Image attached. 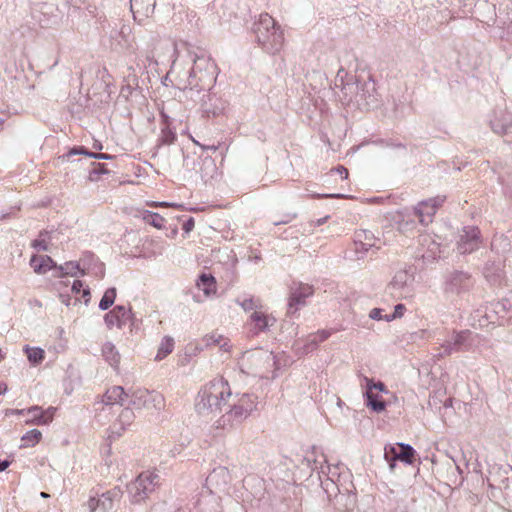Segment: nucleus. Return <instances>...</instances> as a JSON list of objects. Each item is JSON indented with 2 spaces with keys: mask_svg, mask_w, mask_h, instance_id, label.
Here are the masks:
<instances>
[{
  "mask_svg": "<svg viewBox=\"0 0 512 512\" xmlns=\"http://www.w3.org/2000/svg\"><path fill=\"white\" fill-rule=\"evenodd\" d=\"M231 396L228 382L223 379H214L204 385L198 392L195 409L203 416L216 415L222 412Z\"/></svg>",
  "mask_w": 512,
  "mask_h": 512,
  "instance_id": "f257e3e1",
  "label": "nucleus"
},
{
  "mask_svg": "<svg viewBox=\"0 0 512 512\" xmlns=\"http://www.w3.org/2000/svg\"><path fill=\"white\" fill-rule=\"evenodd\" d=\"M258 44L268 53L279 52L284 45V33L280 25L268 13H262L253 24Z\"/></svg>",
  "mask_w": 512,
  "mask_h": 512,
  "instance_id": "f03ea898",
  "label": "nucleus"
},
{
  "mask_svg": "<svg viewBox=\"0 0 512 512\" xmlns=\"http://www.w3.org/2000/svg\"><path fill=\"white\" fill-rule=\"evenodd\" d=\"M160 485V476L152 471H144L127 488L132 503H141L155 492Z\"/></svg>",
  "mask_w": 512,
  "mask_h": 512,
  "instance_id": "7ed1b4c3",
  "label": "nucleus"
},
{
  "mask_svg": "<svg viewBox=\"0 0 512 512\" xmlns=\"http://www.w3.org/2000/svg\"><path fill=\"white\" fill-rule=\"evenodd\" d=\"M359 77L340 69L334 81V93L342 104L357 102Z\"/></svg>",
  "mask_w": 512,
  "mask_h": 512,
  "instance_id": "20e7f679",
  "label": "nucleus"
},
{
  "mask_svg": "<svg viewBox=\"0 0 512 512\" xmlns=\"http://www.w3.org/2000/svg\"><path fill=\"white\" fill-rule=\"evenodd\" d=\"M358 96L356 105L363 110L376 108L380 102V95L375 81L369 76L367 79H359Z\"/></svg>",
  "mask_w": 512,
  "mask_h": 512,
  "instance_id": "39448f33",
  "label": "nucleus"
},
{
  "mask_svg": "<svg viewBox=\"0 0 512 512\" xmlns=\"http://www.w3.org/2000/svg\"><path fill=\"white\" fill-rule=\"evenodd\" d=\"M474 283L468 272L454 270L445 276L444 291L448 294L462 295L469 292Z\"/></svg>",
  "mask_w": 512,
  "mask_h": 512,
  "instance_id": "423d86ee",
  "label": "nucleus"
},
{
  "mask_svg": "<svg viewBox=\"0 0 512 512\" xmlns=\"http://www.w3.org/2000/svg\"><path fill=\"white\" fill-rule=\"evenodd\" d=\"M445 200L446 196L437 195L419 202L414 208V214L418 217L419 222L424 226L432 223L437 210L443 205Z\"/></svg>",
  "mask_w": 512,
  "mask_h": 512,
  "instance_id": "0eeeda50",
  "label": "nucleus"
},
{
  "mask_svg": "<svg viewBox=\"0 0 512 512\" xmlns=\"http://www.w3.org/2000/svg\"><path fill=\"white\" fill-rule=\"evenodd\" d=\"M489 122L495 134L502 136L506 142H512V113L510 111L495 110Z\"/></svg>",
  "mask_w": 512,
  "mask_h": 512,
  "instance_id": "6e6552de",
  "label": "nucleus"
},
{
  "mask_svg": "<svg viewBox=\"0 0 512 512\" xmlns=\"http://www.w3.org/2000/svg\"><path fill=\"white\" fill-rule=\"evenodd\" d=\"M314 293L313 287L304 283H293L290 287L287 314H295L300 307L306 305V299Z\"/></svg>",
  "mask_w": 512,
  "mask_h": 512,
  "instance_id": "1a4fd4ad",
  "label": "nucleus"
},
{
  "mask_svg": "<svg viewBox=\"0 0 512 512\" xmlns=\"http://www.w3.org/2000/svg\"><path fill=\"white\" fill-rule=\"evenodd\" d=\"M217 69L202 70L196 77L188 78V87L186 89L190 93V97L194 98V93L199 94L202 91L211 90L216 82Z\"/></svg>",
  "mask_w": 512,
  "mask_h": 512,
  "instance_id": "9d476101",
  "label": "nucleus"
},
{
  "mask_svg": "<svg viewBox=\"0 0 512 512\" xmlns=\"http://www.w3.org/2000/svg\"><path fill=\"white\" fill-rule=\"evenodd\" d=\"M480 245V231L477 227H464L457 241V250L460 254H469L477 250Z\"/></svg>",
  "mask_w": 512,
  "mask_h": 512,
  "instance_id": "9b49d317",
  "label": "nucleus"
},
{
  "mask_svg": "<svg viewBox=\"0 0 512 512\" xmlns=\"http://www.w3.org/2000/svg\"><path fill=\"white\" fill-rule=\"evenodd\" d=\"M229 407V410L216 421L217 428L226 429L240 424L251 414L248 412L247 407L243 408V406L235 401Z\"/></svg>",
  "mask_w": 512,
  "mask_h": 512,
  "instance_id": "f8f14e48",
  "label": "nucleus"
},
{
  "mask_svg": "<svg viewBox=\"0 0 512 512\" xmlns=\"http://www.w3.org/2000/svg\"><path fill=\"white\" fill-rule=\"evenodd\" d=\"M134 314L130 307L116 305L111 311L104 315L106 326L111 329L116 326L122 329L129 321H133Z\"/></svg>",
  "mask_w": 512,
  "mask_h": 512,
  "instance_id": "ddd939ff",
  "label": "nucleus"
},
{
  "mask_svg": "<svg viewBox=\"0 0 512 512\" xmlns=\"http://www.w3.org/2000/svg\"><path fill=\"white\" fill-rule=\"evenodd\" d=\"M412 276L407 270L402 269L395 273L392 280L386 286V293L393 298L399 299L408 292V284L411 282Z\"/></svg>",
  "mask_w": 512,
  "mask_h": 512,
  "instance_id": "4468645a",
  "label": "nucleus"
},
{
  "mask_svg": "<svg viewBox=\"0 0 512 512\" xmlns=\"http://www.w3.org/2000/svg\"><path fill=\"white\" fill-rule=\"evenodd\" d=\"M94 255L90 252L84 254L83 258L77 261H67L62 265H57L56 273L54 274L57 278H63L65 276H84L86 274V260L93 259Z\"/></svg>",
  "mask_w": 512,
  "mask_h": 512,
  "instance_id": "2eb2a0df",
  "label": "nucleus"
},
{
  "mask_svg": "<svg viewBox=\"0 0 512 512\" xmlns=\"http://www.w3.org/2000/svg\"><path fill=\"white\" fill-rule=\"evenodd\" d=\"M200 106L207 117L218 116L225 108V104L222 99L217 97L216 94L211 93L210 90H206L205 93H203L200 98Z\"/></svg>",
  "mask_w": 512,
  "mask_h": 512,
  "instance_id": "dca6fc26",
  "label": "nucleus"
},
{
  "mask_svg": "<svg viewBox=\"0 0 512 512\" xmlns=\"http://www.w3.org/2000/svg\"><path fill=\"white\" fill-rule=\"evenodd\" d=\"M128 398H130L129 405L135 409L148 408L151 403L161 402L160 395L142 388L133 390Z\"/></svg>",
  "mask_w": 512,
  "mask_h": 512,
  "instance_id": "f3484780",
  "label": "nucleus"
},
{
  "mask_svg": "<svg viewBox=\"0 0 512 512\" xmlns=\"http://www.w3.org/2000/svg\"><path fill=\"white\" fill-rule=\"evenodd\" d=\"M351 487H353V485L350 482L348 486L345 485L341 492L335 495L330 501L337 511L346 512L354 508L356 497L352 492Z\"/></svg>",
  "mask_w": 512,
  "mask_h": 512,
  "instance_id": "a211bd4d",
  "label": "nucleus"
},
{
  "mask_svg": "<svg viewBox=\"0 0 512 512\" xmlns=\"http://www.w3.org/2000/svg\"><path fill=\"white\" fill-rule=\"evenodd\" d=\"M193 59V67L190 71L191 77H196V75L199 74L202 70H210L217 69V65L214 61L210 58L209 55L206 54L205 51L199 50V53L197 52H191Z\"/></svg>",
  "mask_w": 512,
  "mask_h": 512,
  "instance_id": "6ab92c4d",
  "label": "nucleus"
},
{
  "mask_svg": "<svg viewBox=\"0 0 512 512\" xmlns=\"http://www.w3.org/2000/svg\"><path fill=\"white\" fill-rule=\"evenodd\" d=\"M54 412L55 408L53 407H50L46 411H44L39 406H32L26 411V414L28 416L26 422L36 425L48 424L52 421Z\"/></svg>",
  "mask_w": 512,
  "mask_h": 512,
  "instance_id": "aec40b11",
  "label": "nucleus"
},
{
  "mask_svg": "<svg viewBox=\"0 0 512 512\" xmlns=\"http://www.w3.org/2000/svg\"><path fill=\"white\" fill-rule=\"evenodd\" d=\"M229 481L230 474L228 469L221 466L213 469V471L206 478V484L211 492L213 487L217 490H221L228 484Z\"/></svg>",
  "mask_w": 512,
  "mask_h": 512,
  "instance_id": "412c9836",
  "label": "nucleus"
},
{
  "mask_svg": "<svg viewBox=\"0 0 512 512\" xmlns=\"http://www.w3.org/2000/svg\"><path fill=\"white\" fill-rule=\"evenodd\" d=\"M489 487L492 490H499L502 493V497L508 506V510L512 512V478H505L498 485L496 480L490 476L487 478Z\"/></svg>",
  "mask_w": 512,
  "mask_h": 512,
  "instance_id": "4be33fe9",
  "label": "nucleus"
},
{
  "mask_svg": "<svg viewBox=\"0 0 512 512\" xmlns=\"http://www.w3.org/2000/svg\"><path fill=\"white\" fill-rule=\"evenodd\" d=\"M76 155H84L89 158L97 159V160H109L112 159L113 156L106 153H96V152H90L88 149H86L83 146H75L72 149H70L67 153L61 155L58 157V160L62 163L67 162L70 160L72 156Z\"/></svg>",
  "mask_w": 512,
  "mask_h": 512,
  "instance_id": "5701e85b",
  "label": "nucleus"
},
{
  "mask_svg": "<svg viewBox=\"0 0 512 512\" xmlns=\"http://www.w3.org/2000/svg\"><path fill=\"white\" fill-rule=\"evenodd\" d=\"M129 393L125 392L123 387L121 386H113L108 389L102 397V403L110 406L114 404H119L123 406L125 404L126 399H128Z\"/></svg>",
  "mask_w": 512,
  "mask_h": 512,
  "instance_id": "b1692460",
  "label": "nucleus"
},
{
  "mask_svg": "<svg viewBox=\"0 0 512 512\" xmlns=\"http://www.w3.org/2000/svg\"><path fill=\"white\" fill-rule=\"evenodd\" d=\"M156 6L155 0H130V9L134 19L137 15L149 17L153 14Z\"/></svg>",
  "mask_w": 512,
  "mask_h": 512,
  "instance_id": "393cba45",
  "label": "nucleus"
},
{
  "mask_svg": "<svg viewBox=\"0 0 512 512\" xmlns=\"http://www.w3.org/2000/svg\"><path fill=\"white\" fill-rule=\"evenodd\" d=\"M30 266L37 274H44L49 270H57V263L48 255L37 257L33 255L30 259Z\"/></svg>",
  "mask_w": 512,
  "mask_h": 512,
  "instance_id": "a878e982",
  "label": "nucleus"
},
{
  "mask_svg": "<svg viewBox=\"0 0 512 512\" xmlns=\"http://www.w3.org/2000/svg\"><path fill=\"white\" fill-rule=\"evenodd\" d=\"M483 274L490 283H498L503 275L502 263L500 261H488L484 266Z\"/></svg>",
  "mask_w": 512,
  "mask_h": 512,
  "instance_id": "bb28decb",
  "label": "nucleus"
},
{
  "mask_svg": "<svg viewBox=\"0 0 512 512\" xmlns=\"http://www.w3.org/2000/svg\"><path fill=\"white\" fill-rule=\"evenodd\" d=\"M131 27L127 24H122L119 30H113L110 33V38L117 41L121 49H129L132 47L130 42Z\"/></svg>",
  "mask_w": 512,
  "mask_h": 512,
  "instance_id": "cd10ccee",
  "label": "nucleus"
},
{
  "mask_svg": "<svg viewBox=\"0 0 512 512\" xmlns=\"http://www.w3.org/2000/svg\"><path fill=\"white\" fill-rule=\"evenodd\" d=\"M250 321L254 324L255 333L265 332L270 326V318L262 312L254 311L250 315ZM271 325L275 322L274 318H271Z\"/></svg>",
  "mask_w": 512,
  "mask_h": 512,
  "instance_id": "c85d7f7f",
  "label": "nucleus"
},
{
  "mask_svg": "<svg viewBox=\"0 0 512 512\" xmlns=\"http://www.w3.org/2000/svg\"><path fill=\"white\" fill-rule=\"evenodd\" d=\"M321 486L326 493L329 501L333 499L344 488L345 485L338 483L333 478L326 476L324 479L320 477Z\"/></svg>",
  "mask_w": 512,
  "mask_h": 512,
  "instance_id": "c756f323",
  "label": "nucleus"
},
{
  "mask_svg": "<svg viewBox=\"0 0 512 512\" xmlns=\"http://www.w3.org/2000/svg\"><path fill=\"white\" fill-rule=\"evenodd\" d=\"M196 285L206 296H210L216 291V281L211 274L202 273L198 277Z\"/></svg>",
  "mask_w": 512,
  "mask_h": 512,
  "instance_id": "7c9ffc66",
  "label": "nucleus"
},
{
  "mask_svg": "<svg viewBox=\"0 0 512 512\" xmlns=\"http://www.w3.org/2000/svg\"><path fill=\"white\" fill-rule=\"evenodd\" d=\"M104 359L114 368L120 363V354L112 342H105L102 346Z\"/></svg>",
  "mask_w": 512,
  "mask_h": 512,
  "instance_id": "2f4dec72",
  "label": "nucleus"
},
{
  "mask_svg": "<svg viewBox=\"0 0 512 512\" xmlns=\"http://www.w3.org/2000/svg\"><path fill=\"white\" fill-rule=\"evenodd\" d=\"M491 249L498 254L510 252L512 249L510 238L503 234L494 236L491 242Z\"/></svg>",
  "mask_w": 512,
  "mask_h": 512,
  "instance_id": "473e14b6",
  "label": "nucleus"
},
{
  "mask_svg": "<svg viewBox=\"0 0 512 512\" xmlns=\"http://www.w3.org/2000/svg\"><path fill=\"white\" fill-rule=\"evenodd\" d=\"M216 165L214 160L210 157H206L200 162V169L197 170V173L200 174L201 179L204 182H208L209 179L213 177V174L216 172Z\"/></svg>",
  "mask_w": 512,
  "mask_h": 512,
  "instance_id": "72a5a7b5",
  "label": "nucleus"
},
{
  "mask_svg": "<svg viewBox=\"0 0 512 512\" xmlns=\"http://www.w3.org/2000/svg\"><path fill=\"white\" fill-rule=\"evenodd\" d=\"M367 406L374 412L380 413L385 410L386 403L382 398L373 391L364 394Z\"/></svg>",
  "mask_w": 512,
  "mask_h": 512,
  "instance_id": "f704fd0d",
  "label": "nucleus"
},
{
  "mask_svg": "<svg viewBox=\"0 0 512 512\" xmlns=\"http://www.w3.org/2000/svg\"><path fill=\"white\" fill-rule=\"evenodd\" d=\"M398 447V460L408 465L413 464L416 450L410 444L406 443H398Z\"/></svg>",
  "mask_w": 512,
  "mask_h": 512,
  "instance_id": "c9c22d12",
  "label": "nucleus"
},
{
  "mask_svg": "<svg viewBox=\"0 0 512 512\" xmlns=\"http://www.w3.org/2000/svg\"><path fill=\"white\" fill-rule=\"evenodd\" d=\"M174 349V339L170 336H165L161 340L157 354L155 356L156 361H161L168 356Z\"/></svg>",
  "mask_w": 512,
  "mask_h": 512,
  "instance_id": "e433bc0d",
  "label": "nucleus"
},
{
  "mask_svg": "<svg viewBox=\"0 0 512 512\" xmlns=\"http://www.w3.org/2000/svg\"><path fill=\"white\" fill-rule=\"evenodd\" d=\"M376 241V236L370 230H358L355 232V245H358V242H365L364 246L366 245V247H375Z\"/></svg>",
  "mask_w": 512,
  "mask_h": 512,
  "instance_id": "4c0bfd02",
  "label": "nucleus"
},
{
  "mask_svg": "<svg viewBox=\"0 0 512 512\" xmlns=\"http://www.w3.org/2000/svg\"><path fill=\"white\" fill-rule=\"evenodd\" d=\"M176 138L177 135L174 130L168 126H163L161 128V134L158 138L157 147H160L161 145H171L175 142Z\"/></svg>",
  "mask_w": 512,
  "mask_h": 512,
  "instance_id": "58836bf2",
  "label": "nucleus"
},
{
  "mask_svg": "<svg viewBox=\"0 0 512 512\" xmlns=\"http://www.w3.org/2000/svg\"><path fill=\"white\" fill-rule=\"evenodd\" d=\"M472 336V332L470 330H462L459 332H454L452 338L456 343V346L459 347L460 350L467 349L470 345L469 340Z\"/></svg>",
  "mask_w": 512,
  "mask_h": 512,
  "instance_id": "ea45409f",
  "label": "nucleus"
},
{
  "mask_svg": "<svg viewBox=\"0 0 512 512\" xmlns=\"http://www.w3.org/2000/svg\"><path fill=\"white\" fill-rule=\"evenodd\" d=\"M24 350L27 354V358H28L29 362L32 365H38L43 361L44 356H45V352L43 349H41L39 347L30 348L29 346H25Z\"/></svg>",
  "mask_w": 512,
  "mask_h": 512,
  "instance_id": "a19ab883",
  "label": "nucleus"
},
{
  "mask_svg": "<svg viewBox=\"0 0 512 512\" xmlns=\"http://www.w3.org/2000/svg\"><path fill=\"white\" fill-rule=\"evenodd\" d=\"M119 494L118 490H111L103 493L100 498L97 499V503H101V510L106 512L112 509L113 499Z\"/></svg>",
  "mask_w": 512,
  "mask_h": 512,
  "instance_id": "79ce46f5",
  "label": "nucleus"
},
{
  "mask_svg": "<svg viewBox=\"0 0 512 512\" xmlns=\"http://www.w3.org/2000/svg\"><path fill=\"white\" fill-rule=\"evenodd\" d=\"M398 451H399L398 443H396L395 445H392V444L386 445L384 448V457H385V460L388 462L391 470H393L396 466V461L398 460V457H397Z\"/></svg>",
  "mask_w": 512,
  "mask_h": 512,
  "instance_id": "37998d69",
  "label": "nucleus"
},
{
  "mask_svg": "<svg viewBox=\"0 0 512 512\" xmlns=\"http://www.w3.org/2000/svg\"><path fill=\"white\" fill-rule=\"evenodd\" d=\"M116 299V288H108L99 302V309L102 311L108 310Z\"/></svg>",
  "mask_w": 512,
  "mask_h": 512,
  "instance_id": "c03bdc74",
  "label": "nucleus"
},
{
  "mask_svg": "<svg viewBox=\"0 0 512 512\" xmlns=\"http://www.w3.org/2000/svg\"><path fill=\"white\" fill-rule=\"evenodd\" d=\"M143 219L146 223L158 229L163 228L166 222L164 217H162L160 214L151 211H146L143 215Z\"/></svg>",
  "mask_w": 512,
  "mask_h": 512,
  "instance_id": "a18cd8bd",
  "label": "nucleus"
},
{
  "mask_svg": "<svg viewBox=\"0 0 512 512\" xmlns=\"http://www.w3.org/2000/svg\"><path fill=\"white\" fill-rule=\"evenodd\" d=\"M134 419H135V414H134L132 408L125 407L121 411L119 418H118V422L121 426L120 430L124 431L127 426L131 425V423L134 421Z\"/></svg>",
  "mask_w": 512,
  "mask_h": 512,
  "instance_id": "49530a36",
  "label": "nucleus"
},
{
  "mask_svg": "<svg viewBox=\"0 0 512 512\" xmlns=\"http://www.w3.org/2000/svg\"><path fill=\"white\" fill-rule=\"evenodd\" d=\"M42 434L38 429H31L22 436L23 446L33 447L41 440Z\"/></svg>",
  "mask_w": 512,
  "mask_h": 512,
  "instance_id": "de8ad7c7",
  "label": "nucleus"
},
{
  "mask_svg": "<svg viewBox=\"0 0 512 512\" xmlns=\"http://www.w3.org/2000/svg\"><path fill=\"white\" fill-rule=\"evenodd\" d=\"M461 351L458 346H456V343L453 341V338L446 340L441 345V351L438 352L435 356L438 358H444L446 356L451 355L454 352Z\"/></svg>",
  "mask_w": 512,
  "mask_h": 512,
  "instance_id": "09e8293b",
  "label": "nucleus"
},
{
  "mask_svg": "<svg viewBox=\"0 0 512 512\" xmlns=\"http://www.w3.org/2000/svg\"><path fill=\"white\" fill-rule=\"evenodd\" d=\"M256 400L257 397L254 394L245 393L238 397L235 402L239 403L243 408L247 407L248 412L251 413L256 408Z\"/></svg>",
  "mask_w": 512,
  "mask_h": 512,
  "instance_id": "8fccbe9b",
  "label": "nucleus"
},
{
  "mask_svg": "<svg viewBox=\"0 0 512 512\" xmlns=\"http://www.w3.org/2000/svg\"><path fill=\"white\" fill-rule=\"evenodd\" d=\"M90 165L92 166V168L89 171L88 179L92 182L97 181L100 175L109 173V170L106 168L104 164L91 162Z\"/></svg>",
  "mask_w": 512,
  "mask_h": 512,
  "instance_id": "3c124183",
  "label": "nucleus"
},
{
  "mask_svg": "<svg viewBox=\"0 0 512 512\" xmlns=\"http://www.w3.org/2000/svg\"><path fill=\"white\" fill-rule=\"evenodd\" d=\"M49 235L48 231H41L39 238L32 241L31 246L39 251H48V244L46 237Z\"/></svg>",
  "mask_w": 512,
  "mask_h": 512,
  "instance_id": "603ef678",
  "label": "nucleus"
},
{
  "mask_svg": "<svg viewBox=\"0 0 512 512\" xmlns=\"http://www.w3.org/2000/svg\"><path fill=\"white\" fill-rule=\"evenodd\" d=\"M83 292L82 296L85 298V304H88L90 301V289L89 287L84 288V284L81 280H74L72 284V292L75 294H79Z\"/></svg>",
  "mask_w": 512,
  "mask_h": 512,
  "instance_id": "864d4df0",
  "label": "nucleus"
},
{
  "mask_svg": "<svg viewBox=\"0 0 512 512\" xmlns=\"http://www.w3.org/2000/svg\"><path fill=\"white\" fill-rule=\"evenodd\" d=\"M236 303L246 312L257 309L259 307L253 297L244 299L237 298Z\"/></svg>",
  "mask_w": 512,
  "mask_h": 512,
  "instance_id": "5fc2aeb1",
  "label": "nucleus"
},
{
  "mask_svg": "<svg viewBox=\"0 0 512 512\" xmlns=\"http://www.w3.org/2000/svg\"><path fill=\"white\" fill-rule=\"evenodd\" d=\"M405 310L406 308L403 304H397L394 307V312L392 314L385 315V321L390 322L396 318L402 317Z\"/></svg>",
  "mask_w": 512,
  "mask_h": 512,
  "instance_id": "6e6d98bb",
  "label": "nucleus"
},
{
  "mask_svg": "<svg viewBox=\"0 0 512 512\" xmlns=\"http://www.w3.org/2000/svg\"><path fill=\"white\" fill-rule=\"evenodd\" d=\"M318 340V336H316L315 334L309 335L308 340L304 346L305 352L308 353L316 349L320 343L318 342Z\"/></svg>",
  "mask_w": 512,
  "mask_h": 512,
  "instance_id": "4d7b16f0",
  "label": "nucleus"
},
{
  "mask_svg": "<svg viewBox=\"0 0 512 512\" xmlns=\"http://www.w3.org/2000/svg\"><path fill=\"white\" fill-rule=\"evenodd\" d=\"M205 341L207 345H218L224 341V336L220 334L213 333L211 335H207L205 337Z\"/></svg>",
  "mask_w": 512,
  "mask_h": 512,
  "instance_id": "13d9d810",
  "label": "nucleus"
},
{
  "mask_svg": "<svg viewBox=\"0 0 512 512\" xmlns=\"http://www.w3.org/2000/svg\"><path fill=\"white\" fill-rule=\"evenodd\" d=\"M369 317L372 319V320H385V316L382 315V309L380 308H373L370 312H369Z\"/></svg>",
  "mask_w": 512,
  "mask_h": 512,
  "instance_id": "bf43d9fd",
  "label": "nucleus"
},
{
  "mask_svg": "<svg viewBox=\"0 0 512 512\" xmlns=\"http://www.w3.org/2000/svg\"><path fill=\"white\" fill-rule=\"evenodd\" d=\"M195 221L193 217H189L187 220L184 221L182 225V229L185 233H189L194 229Z\"/></svg>",
  "mask_w": 512,
  "mask_h": 512,
  "instance_id": "052dcab7",
  "label": "nucleus"
},
{
  "mask_svg": "<svg viewBox=\"0 0 512 512\" xmlns=\"http://www.w3.org/2000/svg\"><path fill=\"white\" fill-rule=\"evenodd\" d=\"M311 197L312 198H317V199H323V198H337V199H340V198H345L346 196L344 194H318V193H315V194H312Z\"/></svg>",
  "mask_w": 512,
  "mask_h": 512,
  "instance_id": "680f3d73",
  "label": "nucleus"
},
{
  "mask_svg": "<svg viewBox=\"0 0 512 512\" xmlns=\"http://www.w3.org/2000/svg\"><path fill=\"white\" fill-rule=\"evenodd\" d=\"M316 336H318V342H323L327 340L331 336L330 330H319L316 333H314Z\"/></svg>",
  "mask_w": 512,
  "mask_h": 512,
  "instance_id": "e2e57ef3",
  "label": "nucleus"
},
{
  "mask_svg": "<svg viewBox=\"0 0 512 512\" xmlns=\"http://www.w3.org/2000/svg\"><path fill=\"white\" fill-rule=\"evenodd\" d=\"M331 171L332 172L335 171V172L339 173L343 179H347L348 175H349L347 168H345L344 166H341V165L337 166L335 169H333Z\"/></svg>",
  "mask_w": 512,
  "mask_h": 512,
  "instance_id": "0e129e2a",
  "label": "nucleus"
},
{
  "mask_svg": "<svg viewBox=\"0 0 512 512\" xmlns=\"http://www.w3.org/2000/svg\"><path fill=\"white\" fill-rule=\"evenodd\" d=\"M88 505L91 512H96L97 509L99 508L101 509V503H97V499L95 498H90L88 501Z\"/></svg>",
  "mask_w": 512,
  "mask_h": 512,
  "instance_id": "69168bd1",
  "label": "nucleus"
},
{
  "mask_svg": "<svg viewBox=\"0 0 512 512\" xmlns=\"http://www.w3.org/2000/svg\"><path fill=\"white\" fill-rule=\"evenodd\" d=\"M507 41L512 43V21L504 29V36Z\"/></svg>",
  "mask_w": 512,
  "mask_h": 512,
  "instance_id": "338daca9",
  "label": "nucleus"
},
{
  "mask_svg": "<svg viewBox=\"0 0 512 512\" xmlns=\"http://www.w3.org/2000/svg\"><path fill=\"white\" fill-rule=\"evenodd\" d=\"M305 460L307 461L308 463V466L312 469V470H315L318 468V460L316 458H311L309 455H307L305 457Z\"/></svg>",
  "mask_w": 512,
  "mask_h": 512,
  "instance_id": "774afa93",
  "label": "nucleus"
}]
</instances>
